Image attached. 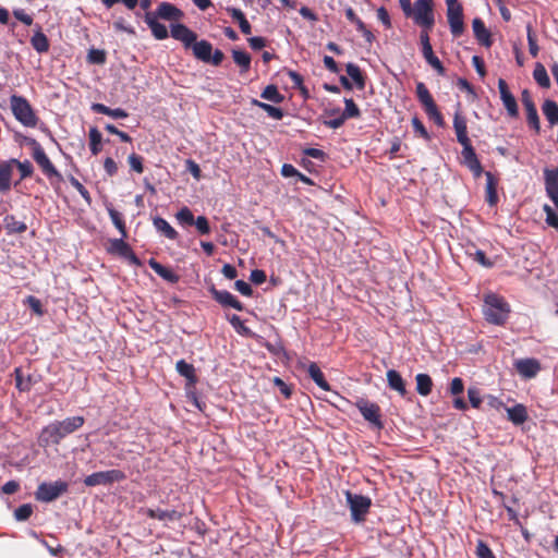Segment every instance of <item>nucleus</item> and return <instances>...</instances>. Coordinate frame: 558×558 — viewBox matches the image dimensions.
I'll use <instances>...</instances> for the list:
<instances>
[{"mask_svg": "<svg viewBox=\"0 0 558 558\" xmlns=\"http://www.w3.org/2000/svg\"><path fill=\"white\" fill-rule=\"evenodd\" d=\"M453 130L458 143L462 146V165L473 173L474 178H480L484 173V170L469 138L466 119L459 110L456 111L453 116Z\"/></svg>", "mask_w": 558, "mask_h": 558, "instance_id": "1", "label": "nucleus"}, {"mask_svg": "<svg viewBox=\"0 0 558 558\" xmlns=\"http://www.w3.org/2000/svg\"><path fill=\"white\" fill-rule=\"evenodd\" d=\"M84 422L83 416H72L63 421H54L41 429L39 444L41 446L58 445L68 435L81 428Z\"/></svg>", "mask_w": 558, "mask_h": 558, "instance_id": "2", "label": "nucleus"}, {"mask_svg": "<svg viewBox=\"0 0 558 558\" xmlns=\"http://www.w3.org/2000/svg\"><path fill=\"white\" fill-rule=\"evenodd\" d=\"M483 313L485 319L488 323L501 326L507 322L509 317L510 305L505 301L504 298L490 293L487 294L484 299Z\"/></svg>", "mask_w": 558, "mask_h": 558, "instance_id": "3", "label": "nucleus"}, {"mask_svg": "<svg viewBox=\"0 0 558 558\" xmlns=\"http://www.w3.org/2000/svg\"><path fill=\"white\" fill-rule=\"evenodd\" d=\"M10 106L14 118L26 128H35L38 118L28 100L19 95L10 97Z\"/></svg>", "mask_w": 558, "mask_h": 558, "instance_id": "4", "label": "nucleus"}, {"mask_svg": "<svg viewBox=\"0 0 558 558\" xmlns=\"http://www.w3.org/2000/svg\"><path fill=\"white\" fill-rule=\"evenodd\" d=\"M337 119H330L324 121V124L330 129L337 130L341 128L345 120L352 118H359L361 116V111L356 104L351 98H344V110L340 111V108L325 110V114H336Z\"/></svg>", "mask_w": 558, "mask_h": 558, "instance_id": "5", "label": "nucleus"}, {"mask_svg": "<svg viewBox=\"0 0 558 558\" xmlns=\"http://www.w3.org/2000/svg\"><path fill=\"white\" fill-rule=\"evenodd\" d=\"M345 500L351 511V519L354 523H361L369 511L372 500L368 496L345 492Z\"/></svg>", "mask_w": 558, "mask_h": 558, "instance_id": "6", "label": "nucleus"}, {"mask_svg": "<svg viewBox=\"0 0 558 558\" xmlns=\"http://www.w3.org/2000/svg\"><path fill=\"white\" fill-rule=\"evenodd\" d=\"M68 489L69 484L61 480L54 482H43L38 485L35 492V498L40 502H51L66 493Z\"/></svg>", "mask_w": 558, "mask_h": 558, "instance_id": "7", "label": "nucleus"}, {"mask_svg": "<svg viewBox=\"0 0 558 558\" xmlns=\"http://www.w3.org/2000/svg\"><path fill=\"white\" fill-rule=\"evenodd\" d=\"M126 478L123 471L112 469L108 471H99L87 475L84 478V484L87 487H95L99 485H111L116 482H122Z\"/></svg>", "mask_w": 558, "mask_h": 558, "instance_id": "8", "label": "nucleus"}, {"mask_svg": "<svg viewBox=\"0 0 558 558\" xmlns=\"http://www.w3.org/2000/svg\"><path fill=\"white\" fill-rule=\"evenodd\" d=\"M355 407L360 411L361 415L376 429L384 428V422L381 420L380 408L378 404L371 402L365 398H360L355 402Z\"/></svg>", "mask_w": 558, "mask_h": 558, "instance_id": "9", "label": "nucleus"}, {"mask_svg": "<svg viewBox=\"0 0 558 558\" xmlns=\"http://www.w3.org/2000/svg\"><path fill=\"white\" fill-rule=\"evenodd\" d=\"M414 22L427 29H432L435 23L433 4L427 3L426 0H416L412 9V15Z\"/></svg>", "mask_w": 558, "mask_h": 558, "instance_id": "10", "label": "nucleus"}, {"mask_svg": "<svg viewBox=\"0 0 558 558\" xmlns=\"http://www.w3.org/2000/svg\"><path fill=\"white\" fill-rule=\"evenodd\" d=\"M32 156L48 179L51 180L52 178H56L59 181L62 180L61 173L57 170V168L53 166V163L50 161L49 157L45 153L41 145L37 142H34Z\"/></svg>", "mask_w": 558, "mask_h": 558, "instance_id": "11", "label": "nucleus"}, {"mask_svg": "<svg viewBox=\"0 0 558 558\" xmlns=\"http://www.w3.org/2000/svg\"><path fill=\"white\" fill-rule=\"evenodd\" d=\"M498 89L500 94V99L502 101L504 107L507 110L508 116L510 118H518L519 107L517 100L512 93L509 90L508 84L504 78H499Z\"/></svg>", "mask_w": 558, "mask_h": 558, "instance_id": "12", "label": "nucleus"}, {"mask_svg": "<svg viewBox=\"0 0 558 558\" xmlns=\"http://www.w3.org/2000/svg\"><path fill=\"white\" fill-rule=\"evenodd\" d=\"M209 292L214 300L225 307H232L236 311H243V304L229 291L227 290H218L215 286L209 288Z\"/></svg>", "mask_w": 558, "mask_h": 558, "instance_id": "13", "label": "nucleus"}, {"mask_svg": "<svg viewBox=\"0 0 558 558\" xmlns=\"http://www.w3.org/2000/svg\"><path fill=\"white\" fill-rule=\"evenodd\" d=\"M447 19L451 34L454 37L461 36L464 32L462 5L447 9Z\"/></svg>", "mask_w": 558, "mask_h": 558, "instance_id": "14", "label": "nucleus"}, {"mask_svg": "<svg viewBox=\"0 0 558 558\" xmlns=\"http://www.w3.org/2000/svg\"><path fill=\"white\" fill-rule=\"evenodd\" d=\"M171 36L181 41L185 48H190L196 40L197 35L191 31L186 25L177 23L171 25Z\"/></svg>", "mask_w": 558, "mask_h": 558, "instance_id": "15", "label": "nucleus"}, {"mask_svg": "<svg viewBox=\"0 0 558 558\" xmlns=\"http://www.w3.org/2000/svg\"><path fill=\"white\" fill-rule=\"evenodd\" d=\"M518 373L524 378H533L541 371V364L535 359H522L515 362Z\"/></svg>", "mask_w": 558, "mask_h": 558, "instance_id": "16", "label": "nucleus"}, {"mask_svg": "<svg viewBox=\"0 0 558 558\" xmlns=\"http://www.w3.org/2000/svg\"><path fill=\"white\" fill-rule=\"evenodd\" d=\"M472 28L476 40L484 47L490 48L493 45L492 34L486 28L484 22L480 17H475L472 22Z\"/></svg>", "mask_w": 558, "mask_h": 558, "instance_id": "17", "label": "nucleus"}, {"mask_svg": "<svg viewBox=\"0 0 558 558\" xmlns=\"http://www.w3.org/2000/svg\"><path fill=\"white\" fill-rule=\"evenodd\" d=\"M153 14L166 21H178L183 16V12L169 2H161Z\"/></svg>", "mask_w": 558, "mask_h": 558, "instance_id": "18", "label": "nucleus"}, {"mask_svg": "<svg viewBox=\"0 0 558 558\" xmlns=\"http://www.w3.org/2000/svg\"><path fill=\"white\" fill-rule=\"evenodd\" d=\"M145 23L148 25L156 39L163 40L168 38L169 34L167 27L158 22L157 15H154L153 12L145 14Z\"/></svg>", "mask_w": 558, "mask_h": 558, "instance_id": "19", "label": "nucleus"}, {"mask_svg": "<svg viewBox=\"0 0 558 558\" xmlns=\"http://www.w3.org/2000/svg\"><path fill=\"white\" fill-rule=\"evenodd\" d=\"M13 174V161H0V193H7L11 189Z\"/></svg>", "mask_w": 558, "mask_h": 558, "instance_id": "20", "label": "nucleus"}, {"mask_svg": "<svg viewBox=\"0 0 558 558\" xmlns=\"http://www.w3.org/2000/svg\"><path fill=\"white\" fill-rule=\"evenodd\" d=\"M148 265L159 277H161L163 280L170 283H177L180 279L178 274H175L170 268L161 265L155 258H150L148 260Z\"/></svg>", "mask_w": 558, "mask_h": 558, "instance_id": "21", "label": "nucleus"}, {"mask_svg": "<svg viewBox=\"0 0 558 558\" xmlns=\"http://www.w3.org/2000/svg\"><path fill=\"white\" fill-rule=\"evenodd\" d=\"M146 514L150 519H157L162 522H173L181 519V513L177 510H163L160 508L157 509H147Z\"/></svg>", "mask_w": 558, "mask_h": 558, "instance_id": "22", "label": "nucleus"}, {"mask_svg": "<svg viewBox=\"0 0 558 558\" xmlns=\"http://www.w3.org/2000/svg\"><path fill=\"white\" fill-rule=\"evenodd\" d=\"M191 48L196 59L201 60L202 62H209V56L213 52V45L209 41L205 39L199 41L195 40Z\"/></svg>", "mask_w": 558, "mask_h": 558, "instance_id": "23", "label": "nucleus"}, {"mask_svg": "<svg viewBox=\"0 0 558 558\" xmlns=\"http://www.w3.org/2000/svg\"><path fill=\"white\" fill-rule=\"evenodd\" d=\"M508 420L514 425H521L526 422L529 415L525 405L517 403L511 408H507Z\"/></svg>", "mask_w": 558, "mask_h": 558, "instance_id": "24", "label": "nucleus"}, {"mask_svg": "<svg viewBox=\"0 0 558 558\" xmlns=\"http://www.w3.org/2000/svg\"><path fill=\"white\" fill-rule=\"evenodd\" d=\"M177 372L187 380V385L194 386L197 383L195 367L185 360H179L175 364Z\"/></svg>", "mask_w": 558, "mask_h": 558, "instance_id": "25", "label": "nucleus"}, {"mask_svg": "<svg viewBox=\"0 0 558 558\" xmlns=\"http://www.w3.org/2000/svg\"><path fill=\"white\" fill-rule=\"evenodd\" d=\"M307 373H308V376L314 380V383L319 388H322L325 391H329L331 389L330 385L326 380L323 372L320 371L319 366L315 362H312L308 364Z\"/></svg>", "mask_w": 558, "mask_h": 558, "instance_id": "26", "label": "nucleus"}, {"mask_svg": "<svg viewBox=\"0 0 558 558\" xmlns=\"http://www.w3.org/2000/svg\"><path fill=\"white\" fill-rule=\"evenodd\" d=\"M387 381L390 389L396 390L400 396L407 395L404 380L396 369H389L387 372Z\"/></svg>", "mask_w": 558, "mask_h": 558, "instance_id": "27", "label": "nucleus"}, {"mask_svg": "<svg viewBox=\"0 0 558 558\" xmlns=\"http://www.w3.org/2000/svg\"><path fill=\"white\" fill-rule=\"evenodd\" d=\"M92 110L97 113L109 116L113 119H125L129 113L122 108L111 109L104 104L95 102L92 105Z\"/></svg>", "mask_w": 558, "mask_h": 558, "instance_id": "28", "label": "nucleus"}, {"mask_svg": "<svg viewBox=\"0 0 558 558\" xmlns=\"http://www.w3.org/2000/svg\"><path fill=\"white\" fill-rule=\"evenodd\" d=\"M416 96L418 101L422 104L424 111L436 106L433 96L430 95L428 88L423 82L416 83Z\"/></svg>", "mask_w": 558, "mask_h": 558, "instance_id": "29", "label": "nucleus"}, {"mask_svg": "<svg viewBox=\"0 0 558 558\" xmlns=\"http://www.w3.org/2000/svg\"><path fill=\"white\" fill-rule=\"evenodd\" d=\"M416 96L418 101L422 104L424 111L436 106L433 96L430 95L428 88L423 82L416 83Z\"/></svg>", "mask_w": 558, "mask_h": 558, "instance_id": "30", "label": "nucleus"}, {"mask_svg": "<svg viewBox=\"0 0 558 558\" xmlns=\"http://www.w3.org/2000/svg\"><path fill=\"white\" fill-rule=\"evenodd\" d=\"M542 111L551 126L558 124V105L556 101L546 99L542 105Z\"/></svg>", "mask_w": 558, "mask_h": 558, "instance_id": "31", "label": "nucleus"}, {"mask_svg": "<svg viewBox=\"0 0 558 558\" xmlns=\"http://www.w3.org/2000/svg\"><path fill=\"white\" fill-rule=\"evenodd\" d=\"M153 225L158 232L162 233L169 240H175L179 235L170 223L159 216L153 219Z\"/></svg>", "mask_w": 558, "mask_h": 558, "instance_id": "32", "label": "nucleus"}, {"mask_svg": "<svg viewBox=\"0 0 558 558\" xmlns=\"http://www.w3.org/2000/svg\"><path fill=\"white\" fill-rule=\"evenodd\" d=\"M124 238L114 239L111 241L112 248L119 252L121 255L130 257L131 262L135 265L140 264L138 258L136 255L132 252L130 245L124 242Z\"/></svg>", "mask_w": 558, "mask_h": 558, "instance_id": "33", "label": "nucleus"}, {"mask_svg": "<svg viewBox=\"0 0 558 558\" xmlns=\"http://www.w3.org/2000/svg\"><path fill=\"white\" fill-rule=\"evenodd\" d=\"M232 58L234 63L240 66L241 73H246L250 70L252 61L250 53L244 50L233 49Z\"/></svg>", "mask_w": 558, "mask_h": 558, "instance_id": "34", "label": "nucleus"}, {"mask_svg": "<svg viewBox=\"0 0 558 558\" xmlns=\"http://www.w3.org/2000/svg\"><path fill=\"white\" fill-rule=\"evenodd\" d=\"M4 227L8 234L23 233L27 230V226L24 221L16 220L13 215L4 217Z\"/></svg>", "mask_w": 558, "mask_h": 558, "instance_id": "35", "label": "nucleus"}, {"mask_svg": "<svg viewBox=\"0 0 558 558\" xmlns=\"http://www.w3.org/2000/svg\"><path fill=\"white\" fill-rule=\"evenodd\" d=\"M486 177V201L490 206H494L498 202V195L496 191V181L492 172H485Z\"/></svg>", "mask_w": 558, "mask_h": 558, "instance_id": "36", "label": "nucleus"}, {"mask_svg": "<svg viewBox=\"0 0 558 558\" xmlns=\"http://www.w3.org/2000/svg\"><path fill=\"white\" fill-rule=\"evenodd\" d=\"M32 47L38 52V53H45L49 50V40L47 36L38 29L31 38Z\"/></svg>", "mask_w": 558, "mask_h": 558, "instance_id": "37", "label": "nucleus"}, {"mask_svg": "<svg viewBox=\"0 0 558 558\" xmlns=\"http://www.w3.org/2000/svg\"><path fill=\"white\" fill-rule=\"evenodd\" d=\"M416 380V391L421 396H428L433 388V380L427 374H417L415 377Z\"/></svg>", "mask_w": 558, "mask_h": 558, "instance_id": "38", "label": "nucleus"}, {"mask_svg": "<svg viewBox=\"0 0 558 558\" xmlns=\"http://www.w3.org/2000/svg\"><path fill=\"white\" fill-rule=\"evenodd\" d=\"M533 78L543 88L550 86V78L547 74L545 66L542 63H536L533 70Z\"/></svg>", "mask_w": 558, "mask_h": 558, "instance_id": "39", "label": "nucleus"}, {"mask_svg": "<svg viewBox=\"0 0 558 558\" xmlns=\"http://www.w3.org/2000/svg\"><path fill=\"white\" fill-rule=\"evenodd\" d=\"M107 211H108V215H109L112 223L119 230L122 238H125L126 236V228H125V223H124L122 214L119 213L118 210H116L112 206H107Z\"/></svg>", "mask_w": 558, "mask_h": 558, "instance_id": "40", "label": "nucleus"}, {"mask_svg": "<svg viewBox=\"0 0 558 558\" xmlns=\"http://www.w3.org/2000/svg\"><path fill=\"white\" fill-rule=\"evenodd\" d=\"M345 70H347V73L348 75L354 81V83L356 84V87L359 89H363L364 86H365V80L362 75V72H361V69L359 68V65L352 63V62H349L347 65H345Z\"/></svg>", "mask_w": 558, "mask_h": 558, "instance_id": "41", "label": "nucleus"}, {"mask_svg": "<svg viewBox=\"0 0 558 558\" xmlns=\"http://www.w3.org/2000/svg\"><path fill=\"white\" fill-rule=\"evenodd\" d=\"M89 149L93 155H98L101 150V133L97 128L89 129Z\"/></svg>", "mask_w": 558, "mask_h": 558, "instance_id": "42", "label": "nucleus"}, {"mask_svg": "<svg viewBox=\"0 0 558 558\" xmlns=\"http://www.w3.org/2000/svg\"><path fill=\"white\" fill-rule=\"evenodd\" d=\"M252 104L254 106L259 107L260 109H263L272 119L280 120L283 117L282 110L280 108H278V107L271 106V105L266 104V102H262V101H259L257 99H253Z\"/></svg>", "mask_w": 558, "mask_h": 558, "instance_id": "43", "label": "nucleus"}, {"mask_svg": "<svg viewBox=\"0 0 558 558\" xmlns=\"http://www.w3.org/2000/svg\"><path fill=\"white\" fill-rule=\"evenodd\" d=\"M229 322L231 324V326L234 328V330L241 335V336H245V337H253L254 336V332L244 325V323L242 322V319L240 318V316L238 315H232L230 318H229Z\"/></svg>", "mask_w": 558, "mask_h": 558, "instance_id": "44", "label": "nucleus"}, {"mask_svg": "<svg viewBox=\"0 0 558 558\" xmlns=\"http://www.w3.org/2000/svg\"><path fill=\"white\" fill-rule=\"evenodd\" d=\"M262 98L269 100L275 104H280L283 101L284 97L279 93L278 88L275 85H268L262 92Z\"/></svg>", "mask_w": 558, "mask_h": 558, "instance_id": "45", "label": "nucleus"}, {"mask_svg": "<svg viewBox=\"0 0 558 558\" xmlns=\"http://www.w3.org/2000/svg\"><path fill=\"white\" fill-rule=\"evenodd\" d=\"M526 111V122L531 129H533L536 133L541 131V122L537 113L536 106L525 108Z\"/></svg>", "mask_w": 558, "mask_h": 558, "instance_id": "46", "label": "nucleus"}, {"mask_svg": "<svg viewBox=\"0 0 558 558\" xmlns=\"http://www.w3.org/2000/svg\"><path fill=\"white\" fill-rule=\"evenodd\" d=\"M107 60L106 51L102 49L92 48L87 53V62L90 64H105Z\"/></svg>", "mask_w": 558, "mask_h": 558, "instance_id": "47", "label": "nucleus"}, {"mask_svg": "<svg viewBox=\"0 0 558 558\" xmlns=\"http://www.w3.org/2000/svg\"><path fill=\"white\" fill-rule=\"evenodd\" d=\"M175 218L179 221V223L182 226H193L194 221H195L193 213L187 207L181 208L177 213Z\"/></svg>", "mask_w": 558, "mask_h": 558, "instance_id": "48", "label": "nucleus"}, {"mask_svg": "<svg viewBox=\"0 0 558 558\" xmlns=\"http://www.w3.org/2000/svg\"><path fill=\"white\" fill-rule=\"evenodd\" d=\"M13 161V168L17 167L21 173V180L26 179L33 173V166L29 160L20 161L15 158L10 159Z\"/></svg>", "mask_w": 558, "mask_h": 558, "instance_id": "49", "label": "nucleus"}, {"mask_svg": "<svg viewBox=\"0 0 558 558\" xmlns=\"http://www.w3.org/2000/svg\"><path fill=\"white\" fill-rule=\"evenodd\" d=\"M286 73L290 77V80L292 81L293 86L295 88L300 89L302 92V94L305 97H307L308 90L303 85V76L300 73H298L296 71H293V70H287Z\"/></svg>", "mask_w": 558, "mask_h": 558, "instance_id": "50", "label": "nucleus"}, {"mask_svg": "<svg viewBox=\"0 0 558 558\" xmlns=\"http://www.w3.org/2000/svg\"><path fill=\"white\" fill-rule=\"evenodd\" d=\"M33 513V506L31 504H24L15 509L14 518L16 521H26Z\"/></svg>", "mask_w": 558, "mask_h": 558, "instance_id": "51", "label": "nucleus"}, {"mask_svg": "<svg viewBox=\"0 0 558 558\" xmlns=\"http://www.w3.org/2000/svg\"><path fill=\"white\" fill-rule=\"evenodd\" d=\"M71 185L80 193V195L85 199V202L90 205L92 197L87 189L74 177L70 178Z\"/></svg>", "mask_w": 558, "mask_h": 558, "instance_id": "52", "label": "nucleus"}, {"mask_svg": "<svg viewBox=\"0 0 558 558\" xmlns=\"http://www.w3.org/2000/svg\"><path fill=\"white\" fill-rule=\"evenodd\" d=\"M526 37H527V44H529V51L532 57H537L539 48L536 43V38L532 32V26H526Z\"/></svg>", "mask_w": 558, "mask_h": 558, "instance_id": "53", "label": "nucleus"}, {"mask_svg": "<svg viewBox=\"0 0 558 558\" xmlns=\"http://www.w3.org/2000/svg\"><path fill=\"white\" fill-rule=\"evenodd\" d=\"M14 375H15V381H16V388L20 390V391H27L31 389V379L27 378L26 380L23 378V374H22V371L21 368H15L14 369Z\"/></svg>", "mask_w": 558, "mask_h": 558, "instance_id": "54", "label": "nucleus"}, {"mask_svg": "<svg viewBox=\"0 0 558 558\" xmlns=\"http://www.w3.org/2000/svg\"><path fill=\"white\" fill-rule=\"evenodd\" d=\"M28 307L38 316L44 315L43 305L39 299L34 295H28L25 300Z\"/></svg>", "mask_w": 558, "mask_h": 558, "instance_id": "55", "label": "nucleus"}, {"mask_svg": "<svg viewBox=\"0 0 558 558\" xmlns=\"http://www.w3.org/2000/svg\"><path fill=\"white\" fill-rule=\"evenodd\" d=\"M476 556L477 558H496L488 545L481 539L476 545Z\"/></svg>", "mask_w": 558, "mask_h": 558, "instance_id": "56", "label": "nucleus"}, {"mask_svg": "<svg viewBox=\"0 0 558 558\" xmlns=\"http://www.w3.org/2000/svg\"><path fill=\"white\" fill-rule=\"evenodd\" d=\"M129 165L133 171L136 173H142L144 171L143 167V158L136 154H131L128 158Z\"/></svg>", "mask_w": 558, "mask_h": 558, "instance_id": "57", "label": "nucleus"}, {"mask_svg": "<svg viewBox=\"0 0 558 558\" xmlns=\"http://www.w3.org/2000/svg\"><path fill=\"white\" fill-rule=\"evenodd\" d=\"M425 113L427 114V117L433 120L435 122V124L437 126H444L445 125V120H444V117L441 116V113L439 112L438 110V107L437 105L434 106L433 108L428 109L425 111Z\"/></svg>", "mask_w": 558, "mask_h": 558, "instance_id": "58", "label": "nucleus"}, {"mask_svg": "<svg viewBox=\"0 0 558 558\" xmlns=\"http://www.w3.org/2000/svg\"><path fill=\"white\" fill-rule=\"evenodd\" d=\"M425 113L427 114V117L433 120L435 122V124L437 126H444L445 125V120H444V117L441 116V113L439 112L438 110V107L437 105L434 106L433 108L428 109L425 111Z\"/></svg>", "mask_w": 558, "mask_h": 558, "instance_id": "59", "label": "nucleus"}, {"mask_svg": "<svg viewBox=\"0 0 558 558\" xmlns=\"http://www.w3.org/2000/svg\"><path fill=\"white\" fill-rule=\"evenodd\" d=\"M546 214V223L553 228H558V215L555 210L547 204L543 207Z\"/></svg>", "mask_w": 558, "mask_h": 558, "instance_id": "60", "label": "nucleus"}, {"mask_svg": "<svg viewBox=\"0 0 558 558\" xmlns=\"http://www.w3.org/2000/svg\"><path fill=\"white\" fill-rule=\"evenodd\" d=\"M194 226L201 234L210 233V226L208 219L205 216H198L194 221Z\"/></svg>", "mask_w": 558, "mask_h": 558, "instance_id": "61", "label": "nucleus"}, {"mask_svg": "<svg viewBox=\"0 0 558 558\" xmlns=\"http://www.w3.org/2000/svg\"><path fill=\"white\" fill-rule=\"evenodd\" d=\"M412 126H413L414 132L420 134V136H422L423 138H425V140L430 138L429 133L427 132L426 128L424 126V124L417 117H414L412 119Z\"/></svg>", "mask_w": 558, "mask_h": 558, "instance_id": "62", "label": "nucleus"}, {"mask_svg": "<svg viewBox=\"0 0 558 558\" xmlns=\"http://www.w3.org/2000/svg\"><path fill=\"white\" fill-rule=\"evenodd\" d=\"M468 397L471 405L475 409H478L482 403L480 390L477 388H469Z\"/></svg>", "mask_w": 558, "mask_h": 558, "instance_id": "63", "label": "nucleus"}, {"mask_svg": "<svg viewBox=\"0 0 558 558\" xmlns=\"http://www.w3.org/2000/svg\"><path fill=\"white\" fill-rule=\"evenodd\" d=\"M427 64H429L439 75H444L446 70L441 63V61L434 54L427 59H425Z\"/></svg>", "mask_w": 558, "mask_h": 558, "instance_id": "64", "label": "nucleus"}]
</instances>
